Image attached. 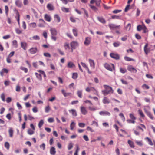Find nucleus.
<instances>
[{
  "label": "nucleus",
  "mask_w": 155,
  "mask_h": 155,
  "mask_svg": "<svg viewBox=\"0 0 155 155\" xmlns=\"http://www.w3.org/2000/svg\"><path fill=\"white\" fill-rule=\"evenodd\" d=\"M104 87L105 89L102 90V92L104 96L107 95L109 94L113 93V91L111 87L106 85H104Z\"/></svg>",
  "instance_id": "nucleus-1"
},
{
  "label": "nucleus",
  "mask_w": 155,
  "mask_h": 155,
  "mask_svg": "<svg viewBox=\"0 0 155 155\" xmlns=\"http://www.w3.org/2000/svg\"><path fill=\"white\" fill-rule=\"evenodd\" d=\"M50 30L51 35V39L52 40L55 41L57 39V38L56 36L58 34L57 30L54 28H51Z\"/></svg>",
  "instance_id": "nucleus-2"
},
{
  "label": "nucleus",
  "mask_w": 155,
  "mask_h": 155,
  "mask_svg": "<svg viewBox=\"0 0 155 155\" xmlns=\"http://www.w3.org/2000/svg\"><path fill=\"white\" fill-rule=\"evenodd\" d=\"M104 66L106 69L110 71H112L113 70H115L114 65L113 64H109L106 63L104 64Z\"/></svg>",
  "instance_id": "nucleus-3"
},
{
  "label": "nucleus",
  "mask_w": 155,
  "mask_h": 155,
  "mask_svg": "<svg viewBox=\"0 0 155 155\" xmlns=\"http://www.w3.org/2000/svg\"><path fill=\"white\" fill-rule=\"evenodd\" d=\"M79 44L77 41H73L70 43V45L71 48L72 52L73 51V49H75L77 47L79 46Z\"/></svg>",
  "instance_id": "nucleus-4"
},
{
  "label": "nucleus",
  "mask_w": 155,
  "mask_h": 155,
  "mask_svg": "<svg viewBox=\"0 0 155 155\" xmlns=\"http://www.w3.org/2000/svg\"><path fill=\"white\" fill-rule=\"evenodd\" d=\"M109 26L111 30L119 29L120 28V25H117L114 24H110L109 25Z\"/></svg>",
  "instance_id": "nucleus-5"
},
{
  "label": "nucleus",
  "mask_w": 155,
  "mask_h": 155,
  "mask_svg": "<svg viewBox=\"0 0 155 155\" xmlns=\"http://www.w3.org/2000/svg\"><path fill=\"white\" fill-rule=\"evenodd\" d=\"M91 39L90 37H87L85 38L84 44L86 46H88L91 43Z\"/></svg>",
  "instance_id": "nucleus-6"
},
{
  "label": "nucleus",
  "mask_w": 155,
  "mask_h": 155,
  "mask_svg": "<svg viewBox=\"0 0 155 155\" xmlns=\"http://www.w3.org/2000/svg\"><path fill=\"white\" fill-rule=\"evenodd\" d=\"M29 52L31 54H34L37 53L38 50L36 47H32L28 50Z\"/></svg>",
  "instance_id": "nucleus-7"
},
{
  "label": "nucleus",
  "mask_w": 155,
  "mask_h": 155,
  "mask_svg": "<svg viewBox=\"0 0 155 155\" xmlns=\"http://www.w3.org/2000/svg\"><path fill=\"white\" fill-rule=\"evenodd\" d=\"M110 56L112 58L116 60L119 59L120 58L119 55L117 54L111 53L110 54Z\"/></svg>",
  "instance_id": "nucleus-8"
},
{
  "label": "nucleus",
  "mask_w": 155,
  "mask_h": 155,
  "mask_svg": "<svg viewBox=\"0 0 155 155\" xmlns=\"http://www.w3.org/2000/svg\"><path fill=\"white\" fill-rule=\"evenodd\" d=\"M80 110L81 113L83 115H86L87 113L86 108L84 106L80 107Z\"/></svg>",
  "instance_id": "nucleus-9"
},
{
  "label": "nucleus",
  "mask_w": 155,
  "mask_h": 155,
  "mask_svg": "<svg viewBox=\"0 0 155 155\" xmlns=\"http://www.w3.org/2000/svg\"><path fill=\"white\" fill-rule=\"evenodd\" d=\"M67 67L69 68H75V65L73 62L69 61L68 62Z\"/></svg>",
  "instance_id": "nucleus-10"
},
{
  "label": "nucleus",
  "mask_w": 155,
  "mask_h": 155,
  "mask_svg": "<svg viewBox=\"0 0 155 155\" xmlns=\"http://www.w3.org/2000/svg\"><path fill=\"white\" fill-rule=\"evenodd\" d=\"M127 69L130 71L133 72L135 73L137 72V70L134 68L132 65H129L127 67Z\"/></svg>",
  "instance_id": "nucleus-11"
},
{
  "label": "nucleus",
  "mask_w": 155,
  "mask_h": 155,
  "mask_svg": "<svg viewBox=\"0 0 155 155\" xmlns=\"http://www.w3.org/2000/svg\"><path fill=\"white\" fill-rule=\"evenodd\" d=\"M15 3L16 5L18 7L21 8L22 6V3L21 0H16Z\"/></svg>",
  "instance_id": "nucleus-12"
},
{
  "label": "nucleus",
  "mask_w": 155,
  "mask_h": 155,
  "mask_svg": "<svg viewBox=\"0 0 155 155\" xmlns=\"http://www.w3.org/2000/svg\"><path fill=\"white\" fill-rule=\"evenodd\" d=\"M88 61L92 69H94L95 68V63L94 61L93 60L90 59H89Z\"/></svg>",
  "instance_id": "nucleus-13"
},
{
  "label": "nucleus",
  "mask_w": 155,
  "mask_h": 155,
  "mask_svg": "<svg viewBox=\"0 0 155 155\" xmlns=\"http://www.w3.org/2000/svg\"><path fill=\"white\" fill-rule=\"evenodd\" d=\"M39 21L40 23L38 25V26L40 27H44L45 25V21L43 19H39Z\"/></svg>",
  "instance_id": "nucleus-14"
},
{
  "label": "nucleus",
  "mask_w": 155,
  "mask_h": 155,
  "mask_svg": "<svg viewBox=\"0 0 155 155\" xmlns=\"http://www.w3.org/2000/svg\"><path fill=\"white\" fill-rule=\"evenodd\" d=\"M44 18L47 21L49 22L51 21V16L47 14H45Z\"/></svg>",
  "instance_id": "nucleus-15"
},
{
  "label": "nucleus",
  "mask_w": 155,
  "mask_h": 155,
  "mask_svg": "<svg viewBox=\"0 0 155 155\" xmlns=\"http://www.w3.org/2000/svg\"><path fill=\"white\" fill-rule=\"evenodd\" d=\"M54 21L58 23L59 22L61 21L60 18L58 14H55L54 16Z\"/></svg>",
  "instance_id": "nucleus-16"
},
{
  "label": "nucleus",
  "mask_w": 155,
  "mask_h": 155,
  "mask_svg": "<svg viewBox=\"0 0 155 155\" xmlns=\"http://www.w3.org/2000/svg\"><path fill=\"white\" fill-rule=\"evenodd\" d=\"M144 110L147 115L152 120L153 119V117L149 111L147 110L146 109H144Z\"/></svg>",
  "instance_id": "nucleus-17"
},
{
  "label": "nucleus",
  "mask_w": 155,
  "mask_h": 155,
  "mask_svg": "<svg viewBox=\"0 0 155 155\" xmlns=\"http://www.w3.org/2000/svg\"><path fill=\"white\" fill-rule=\"evenodd\" d=\"M21 47L24 50H25L27 46V44L26 42H21Z\"/></svg>",
  "instance_id": "nucleus-18"
},
{
  "label": "nucleus",
  "mask_w": 155,
  "mask_h": 155,
  "mask_svg": "<svg viewBox=\"0 0 155 155\" xmlns=\"http://www.w3.org/2000/svg\"><path fill=\"white\" fill-rule=\"evenodd\" d=\"M50 153L51 155H55L56 153L55 149L53 147H51L50 149Z\"/></svg>",
  "instance_id": "nucleus-19"
},
{
  "label": "nucleus",
  "mask_w": 155,
  "mask_h": 155,
  "mask_svg": "<svg viewBox=\"0 0 155 155\" xmlns=\"http://www.w3.org/2000/svg\"><path fill=\"white\" fill-rule=\"evenodd\" d=\"M99 114L101 115L110 116V113L107 111H101L100 112Z\"/></svg>",
  "instance_id": "nucleus-20"
},
{
  "label": "nucleus",
  "mask_w": 155,
  "mask_h": 155,
  "mask_svg": "<svg viewBox=\"0 0 155 155\" xmlns=\"http://www.w3.org/2000/svg\"><path fill=\"white\" fill-rule=\"evenodd\" d=\"M47 8L50 11L53 10L54 9V6L51 4H48L47 6Z\"/></svg>",
  "instance_id": "nucleus-21"
},
{
  "label": "nucleus",
  "mask_w": 155,
  "mask_h": 155,
  "mask_svg": "<svg viewBox=\"0 0 155 155\" xmlns=\"http://www.w3.org/2000/svg\"><path fill=\"white\" fill-rule=\"evenodd\" d=\"M69 111L70 113H71L72 115L74 117H76L77 116V113L75 110L72 109L69 110Z\"/></svg>",
  "instance_id": "nucleus-22"
},
{
  "label": "nucleus",
  "mask_w": 155,
  "mask_h": 155,
  "mask_svg": "<svg viewBox=\"0 0 155 155\" xmlns=\"http://www.w3.org/2000/svg\"><path fill=\"white\" fill-rule=\"evenodd\" d=\"M137 30L138 31H140L142 29H146L147 28L144 25H143L142 26H141V25H139L137 26Z\"/></svg>",
  "instance_id": "nucleus-23"
},
{
  "label": "nucleus",
  "mask_w": 155,
  "mask_h": 155,
  "mask_svg": "<svg viewBox=\"0 0 155 155\" xmlns=\"http://www.w3.org/2000/svg\"><path fill=\"white\" fill-rule=\"evenodd\" d=\"M8 72V70L6 68H3L0 72V74L1 76H3L4 73H7Z\"/></svg>",
  "instance_id": "nucleus-24"
},
{
  "label": "nucleus",
  "mask_w": 155,
  "mask_h": 155,
  "mask_svg": "<svg viewBox=\"0 0 155 155\" xmlns=\"http://www.w3.org/2000/svg\"><path fill=\"white\" fill-rule=\"evenodd\" d=\"M61 1H62V2L65 4L66 5L68 4V2H74V0H60Z\"/></svg>",
  "instance_id": "nucleus-25"
},
{
  "label": "nucleus",
  "mask_w": 155,
  "mask_h": 155,
  "mask_svg": "<svg viewBox=\"0 0 155 155\" xmlns=\"http://www.w3.org/2000/svg\"><path fill=\"white\" fill-rule=\"evenodd\" d=\"M128 143L131 148H134V147L135 146L134 145V143L133 141L129 140L128 141Z\"/></svg>",
  "instance_id": "nucleus-26"
},
{
  "label": "nucleus",
  "mask_w": 155,
  "mask_h": 155,
  "mask_svg": "<svg viewBox=\"0 0 155 155\" xmlns=\"http://www.w3.org/2000/svg\"><path fill=\"white\" fill-rule=\"evenodd\" d=\"M111 18L113 19H121V16L118 15H113L111 17Z\"/></svg>",
  "instance_id": "nucleus-27"
},
{
  "label": "nucleus",
  "mask_w": 155,
  "mask_h": 155,
  "mask_svg": "<svg viewBox=\"0 0 155 155\" xmlns=\"http://www.w3.org/2000/svg\"><path fill=\"white\" fill-rule=\"evenodd\" d=\"M35 74L36 77L40 81H41L42 79L41 75L38 74L37 73H35Z\"/></svg>",
  "instance_id": "nucleus-28"
},
{
  "label": "nucleus",
  "mask_w": 155,
  "mask_h": 155,
  "mask_svg": "<svg viewBox=\"0 0 155 155\" xmlns=\"http://www.w3.org/2000/svg\"><path fill=\"white\" fill-rule=\"evenodd\" d=\"M124 59L126 61H135L134 59L131 58L127 56H125L124 58Z\"/></svg>",
  "instance_id": "nucleus-29"
},
{
  "label": "nucleus",
  "mask_w": 155,
  "mask_h": 155,
  "mask_svg": "<svg viewBox=\"0 0 155 155\" xmlns=\"http://www.w3.org/2000/svg\"><path fill=\"white\" fill-rule=\"evenodd\" d=\"M8 132L9 136L11 137H12L13 135V131L12 128H10L9 129L8 131Z\"/></svg>",
  "instance_id": "nucleus-30"
},
{
  "label": "nucleus",
  "mask_w": 155,
  "mask_h": 155,
  "mask_svg": "<svg viewBox=\"0 0 155 155\" xmlns=\"http://www.w3.org/2000/svg\"><path fill=\"white\" fill-rule=\"evenodd\" d=\"M89 5L91 9L94 11L96 12L98 10V9L95 6L91 5L90 4H89Z\"/></svg>",
  "instance_id": "nucleus-31"
},
{
  "label": "nucleus",
  "mask_w": 155,
  "mask_h": 155,
  "mask_svg": "<svg viewBox=\"0 0 155 155\" xmlns=\"http://www.w3.org/2000/svg\"><path fill=\"white\" fill-rule=\"evenodd\" d=\"M51 110V108L49 105L46 106L45 108V111L46 113H48Z\"/></svg>",
  "instance_id": "nucleus-32"
},
{
  "label": "nucleus",
  "mask_w": 155,
  "mask_h": 155,
  "mask_svg": "<svg viewBox=\"0 0 155 155\" xmlns=\"http://www.w3.org/2000/svg\"><path fill=\"white\" fill-rule=\"evenodd\" d=\"M78 77V74L77 73H74L72 74V78L74 79H76Z\"/></svg>",
  "instance_id": "nucleus-33"
},
{
  "label": "nucleus",
  "mask_w": 155,
  "mask_h": 155,
  "mask_svg": "<svg viewBox=\"0 0 155 155\" xmlns=\"http://www.w3.org/2000/svg\"><path fill=\"white\" fill-rule=\"evenodd\" d=\"M98 19L101 23H105L106 22L105 20L103 18L101 17H98Z\"/></svg>",
  "instance_id": "nucleus-34"
},
{
  "label": "nucleus",
  "mask_w": 155,
  "mask_h": 155,
  "mask_svg": "<svg viewBox=\"0 0 155 155\" xmlns=\"http://www.w3.org/2000/svg\"><path fill=\"white\" fill-rule=\"evenodd\" d=\"M135 143L138 146H141L143 145V144L142 141H137L136 140L135 141Z\"/></svg>",
  "instance_id": "nucleus-35"
},
{
  "label": "nucleus",
  "mask_w": 155,
  "mask_h": 155,
  "mask_svg": "<svg viewBox=\"0 0 155 155\" xmlns=\"http://www.w3.org/2000/svg\"><path fill=\"white\" fill-rule=\"evenodd\" d=\"M129 116L131 119L135 120L136 118V117L134 116V114L132 113H130L129 114Z\"/></svg>",
  "instance_id": "nucleus-36"
},
{
  "label": "nucleus",
  "mask_w": 155,
  "mask_h": 155,
  "mask_svg": "<svg viewBox=\"0 0 155 155\" xmlns=\"http://www.w3.org/2000/svg\"><path fill=\"white\" fill-rule=\"evenodd\" d=\"M75 126V123L74 122H72L70 125V128L71 130H73Z\"/></svg>",
  "instance_id": "nucleus-37"
},
{
  "label": "nucleus",
  "mask_w": 155,
  "mask_h": 155,
  "mask_svg": "<svg viewBox=\"0 0 155 155\" xmlns=\"http://www.w3.org/2000/svg\"><path fill=\"white\" fill-rule=\"evenodd\" d=\"M20 68L22 70L24 71V72L25 73H27L28 71V69L25 67L21 66L20 67Z\"/></svg>",
  "instance_id": "nucleus-38"
},
{
  "label": "nucleus",
  "mask_w": 155,
  "mask_h": 155,
  "mask_svg": "<svg viewBox=\"0 0 155 155\" xmlns=\"http://www.w3.org/2000/svg\"><path fill=\"white\" fill-rule=\"evenodd\" d=\"M61 9L62 11L64 12H69V9L64 7H62Z\"/></svg>",
  "instance_id": "nucleus-39"
},
{
  "label": "nucleus",
  "mask_w": 155,
  "mask_h": 155,
  "mask_svg": "<svg viewBox=\"0 0 155 155\" xmlns=\"http://www.w3.org/2000/svg\"><path fill=\"white\" fill-rule=\"evenodd\" d=\"M145 139L147 140L148 142V143L149 145H153V143L152 142V141L151 140V139H150V138H149L147 137H146Z\"/></svg>",
  "instance_id": "nucleus-40"
},
{
  "label": "nucleus",
  "mask_w": 155,
  "mask_h": 155,
  "mask_svg": "<svg viewBox=\"0 0 155 155\" xmlns=\"http://www.w3.org/2000/svg\"><path fill=\"white\" fill-rule=\"evenodd\" d=\"M16 32L18 34H20L22 33V31L19 28H17L15 29Z\"/></svg>",
  "instance_id": "nucleus-41"
},
{
  "label": "nucleus",
  "mask_w": 155,
  "mask_h": 155,
  "mask_svg": "<svg viewBox=\"0 0 155 155\" xmlns=\"http://www.w3.org/2000/svg\"><path fill=\"white\" fill-rule=\"evenodd\" d=\"M138 113L141 117L143 118H144L145 117V115L144 114L141 110H138Z\"/></svg>",
  "instance_id": "nucleus-42"
},
{
  "label": "nucleus",
  "mask_w": 155,
  "mask_h": 155,
  "mask_svg": "<svg viewBox=\"0 0 155 155\" xmlns=\"http://www.w3.org/2000/svg\"><path fill=\"white\" fill-rule=\"evenodd\" d=\"M12 44L15 47L17 48L18 46L17 44V42L16 40H14L12 41Z\"/></svg>",
  "instance_id": "nucleus-43"
},
{
  "label": "nucleus",
  "mask_w": 155,
  "mask_h": 155,
  "mask_svg": "<svg viewBox=\"0 0 155 155\" xmlns=\"http://www.w3.org/2000/svg\"><path fill=\"white\" fill-rule=\"evenodd\" d=\"M113 44L114 47H116L119 46L121 44L119 42H114Z\"/></svg>",
  "instance_id": "nucleus-44"
},
{
  "label": "nucleus",
  "mask_w": 155,
  "mask_h": 155,
  "mask_svg": "<svg viewBox=\"0 0 155 155\" xmlns=\"http://www.w3.org/2000/svg\"><path fill=\"white\" fill-rule=\"evenodd\" d=\"M5 13L6 15L7 16H8V11H9V9L8 6H5Z\"/></svg>",
  "instance_id": "nucleus-45"
},
{
  "label": "nucleus",
  "mask_w": 155,
  "mask_h": 155,
  "mask_svg": "<svg viewBox=\"0 0 155 155\" xmlns=\"http://www.w3.org/2000/svg\"><path fill=\"white\" fill-rule=\"evenodd\" d=\"M127 122L128 123H132L134 124L135 123V120H132V119H128L127 120Z\"/></svg>",
  "instance_id": "nucleus-46"
},
{
  "label": "nucleus",
  "mask_w": 155,
  "mask_h": 155,
  "mask_svg": "<svg viewBox=\"0 0 155 155\" xmlns=\"http://www.w3.org/2000/svg\"><path fill=\"white\" fill-rule=\"evenodd\" d=\"M81 9L83 10L84 11V14H85L86 16V18H88L89 15L87 11H86L85 9L83 8H81Z\"/></svg>",
  "instance_id": "nucleus-47"
},
{
  "label": "nucleus",
  "mask_w": 155,
  "mask_h": 155,
  "mask_svg": "<svg viewBox=\"0 0 155 155\" xmlns=\"http://www.w3.org/2000/svg\"><path fill=\"white\" fill-rule=\"evenodd\" d=\"M64 46L65 49H70V48L68 43H66L64 44Z\"/></svg>",
  "instance_id": "nucleus-48"
},
{
  "label": "nucleus",
  "mask_w": 155,
  "mask_h": 155,
  "mask_svg": "<svg viewBox=\"0 0 155 155\" xmlns=\"http://www.w3.org/2000/svg\"><path fill=\"white\" fill-rule=\"evenodd\" d=\"M94 88L93 87H87L86 89V91L88 92H89L91 91H93V90H94Z\"/></svg>",
  "instance_id": "nucleus-49"
},
{
  "label": "nucleus",
  "mask_w": 155,
  "mask_h": 155,
  "mask_svg": "<svg viewBox=\"0 0 155 155\" xmlns=\"http://www.w3.org/2000/svg\"><path fill=\"white\" fill-rule=\"evenodd\" d=\"M80 148L78 145H77V148L74 153V155H78V153L79 150Z\"/></svg>",
  "instance_id": "nucleus-50"
},
{
  "label": "nucleus",
  "mask_w": 155,
  "mask_h": 155,
  "mask_svg": "<svg viewBox=\"0 0 155 155\" xmlns=\"http://www.w3.org/2000/svg\"><path fill=\"white\" fill-rule=\"evenodd\" d=\"M119 116L121 118L122 120L124 121L125 120V117L124 116V115L122 113H120L119 114Z\"/></svg>",
  "instance_id": "nucleus-51"
},
{
  "label": "nucleus",
  "mask_w": 155,
  "mask_h": 155,
  "mask_svg": "<svg viewBox=\"0 0 155 155\" xmlns=\"http://www.w3.org/2000/svg\"><path fill=\"white\" fill-rule=\"evenodd\" d=\"M44 124V121L43 120H41L39 122L38 124V127L39 128H41V127H42Z\"/></svg>",
  "instance_id": "nucleus-52"
},
{
  "label": "nucleus",
  "mask_w": 155,
  "mask_h": 155,
  "mask_svg": "<svg viewBox=\"0 0 155 155\" xmlns=\"http://www.w3.org/2000/svg\"><path fill=\"white\" fill-rule=\"evenodd\" d=\"M37 71L39 72L41 74H42L43 75L44 77L45 78H46V75L45 74V72L44 71L41 70H38Z\"/></svg>",
  "instance_id": "nucleus-53"
},
{
  "label": "nucleus",
  "mask_w": 155,
  "mask_h": 155,
  "mask_svg": "<svg viewBox=\"0 0 155 155\" xmlns=\"http://www.w3.org/2000/svg\"><path fill=\"white\" fill-rule=\"evenodd\" d=\"M91 125L95 126L97 127H98V123L95 121H92Z\"/></svg>",
  "instance_id": "nucleus-54"
},
{
  "label": "nucleus",
  "mask_w": 155,
  "mask_h": 155,
  "mask_svg": "<svg viewBox=\"0 0 155 155\" xmlns=\"http://www.w3.org/2000/svg\"><path fill=\"white\" fill-rule=\"evenodd\" d=\"M120 71L122 73H125L126 72L127 70L126 69L123 68H120Z\"/></svg>",
  "instance_id": "nucleus-55"
},
{
  "label": "nucleus",
  "mask_w": 155,
  "mask_h": 155,
  "mask_svg": "<svg viewBox=\"0 0 155 155\" xmlns=\"http://www.w3.org/2000/svg\"><path fill=\"white\" fill-rule=\"evenodd\" d=\"M34 131L31 129H29L28 131V134L30 135L33 134L34 133Z\"/></svg>",
  "instance_id": "nucleus-56"
},
{
  "label": "nucleus",
  "mask_w": 155,
  "mask_h": 155,
  "mask_svg": "<svg viewBox=\"0 0 155 155\" xmlns=\"http://www.w3.org/2000/svg\"><path fill=\"white\" fill-rule=\"evenodd\" d=\"M72 31L74 35L75 36H78V34L77 32V30L76 29H73Z\"/></svg>",
  "instance_id": "nucleus-57"
},
{
  "label": "nucleus",
  "mask_w": 155,
  "mask_h": 155,
  "mask_svg": "<svg viewBox=\"0 0 155 155\" xmlns=\"http://www.w3.org/2000/svg\"><path fill=\"white\" fill-rule=\"evenodd\" d=\"M144 51L146 54L147 55L150 52V49L147 48H144Z\"/></svg>",
  "instance_id": "nucleus-58"
},
{
  "label": "nucleus",
  "mask_w": 155,
  "mask_h": 155,
  "mask_svg": "<svg viewBox=\"0 0 155 155\" xmlns=\"http://www.w3.org/2000/svg\"><path fill=\"white\" fill-rule=\"evenodd\" d=\"M32 38L33 39L36 40H39L40 39L38 35H35L32 37Z\"/></svg>",
  "instance_id": "nucleus-59"
},
{
  "label": "nucleus",
  "mask_w": 155,
  "mask_h": 155,
  "mask_svg": "<svg viewBox=\"0 0 155 155\" xmlns=\"http://www.w3.org/2000/svg\"><path fill=\"white\" fill-rule=\"evenodd\" d=\"M81 64L82 66L84 68L86 69H88V67L86 65V64L82 62H81Z\"/></svg>",
  "instance_id": "nucleus-60"
},
{
  "label": "nucleus",
  "mask_w": 155,
  "mask_h": 155,
  "mask_svg": "<svg viewBox=\"0 0 155 155\" xmlns=\"http://www.w3.org/2000/svg\"><path fill=\"white\" fill-rule=\"evenodd\" d=\"M82 91L81 90H78L77 92V94L79 97H81L82 96Z\"/></svg>",
  "instance_id": "nucleus-61"
},
{
  "label": "nucleus",
  "mask_w": 155,
  "mask_h": 155,
  "mask_svg": "<svg viewBox=\"0 0 155 155\" xmlns=\"http://www.w3.org/2000/svg\"><path fill=\"white\" fill-rule=\"evenodd\" d=\"M73 147V144L72 143H70L69 144L68 147V150H71Z\"/></svg>",
  "instance_id": "nucleus-62"
},
{
  "label": "nucleus",
  "mask_w": 155,
  "mask_h": 155,
  "mask_svg": "<svg viewBox=\"0 0 155 155\" xmlns=\"http://www.w3.org/2000/svg\"><path fill=\"white\" fill-rule=\"evenodd\" d=\"M5 147L7 149H8L9 148V144L8 142H6L5 144Z\"/></svg>",
  "instance_id": "nucleus-63"
},
{
  "label": "nucleus",
  "mask_w": 155,
  "mask_h": 155,
  "mask_svg": "<svg viewBox=\"0 0 155 155\" xmlns=\"http://www.w3.org/2000/svg\"><path fill=\"white\" fill-rule=\"evenodd\" d=\"M83 138L86 141H88L89 140V139L88 136L86 135H84L83 136Z\"/></svg>",
  "instance_id": "nucleus-64"
}]
</instances>
